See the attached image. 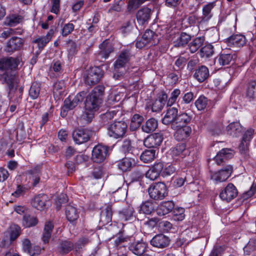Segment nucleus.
Returning <instances> with one entry per match:
<instances>
[{"instance_id":"b1692460","label":"nucleus","mask_w":256,"mask_h":256,"mask_svg":"<svg viewBox=\"0 0 256 256\" xmlns=\"http://www.w3.org/2000/svg\"><path fill=\"white\" fill-rule=\"evenodd\" d=\"M173 130H176L174 134V137L178 141L186 139L192 132V129L189 126H178L177 128Z\"/></svg>"},{"instance_id":"c85d7f7f","label":"nucleus","mask_w":256,"mask_h":256,"mask_svg":"<svg viewBox=\"0 0 256 256\" xmlns=\"http://www.w3.org/2000/svg\"><path fill=\"white\" fill-rule=\"evenodd\" d=\"M66 215L70 222H74L78 218L79 212L76 207L69 204L66 208Z\"/></svg>"},{"instance_id":"338daca9","label":"nucleus","mask_w":256,"mask_h":256,"mask_svg":"<svg viewBox=\"0 0 256 256\" xmlns=\"http://www.w3.org/2000/svg\"><path fill=\"white\" fill-rule=\"evenodd\" d=\"M164 162H156L152 168L158 174H162V171L164 170Z\"/></svg>"},{"instance_id":"e433bc0d","label":"nucleus","mask_w":256,"mask_h":256,"mask_svg":"<svg viewBox=\"0 0 256 256\" xmlns=\"http://www.w3.org/2000/svg\"><path fill=\"white\" fill-rule=\"evenodd\" d=\"M28 173L30 176V179L32 182V184L34 186H36L40 182V169L39 166H36L31 169Z\"/></svg>"},{"instance_id":"7c9ffc66","label":"nucleus","mask_w":256,"mask_h":256,"mask_svg":"<svg viewBox=\"0 0 256 256\" xmlns=\"http://www.w3.org/2000/svg\"><path fill=\"white\" fill-rule=\"evenodd\" d=\"M158 126V121L154 118H150L142 125V129L144 132L148 134L154 131Z\"/></svg>"},{"instance_id":"69168bd1","label":"nucleus","mask_w":256,"mask_h":256,"mask_svg":"<svg viewBox=\"0 0 256 256\" xmlns=\"http://www.w3.org/2000/svg\"><path fill=\"white\" fill-rule=\"evenodd\" d=\"M122 190L120 187H118L117 190L113 192L114 198L117 199V200H124L125 198V192L124 190Z\"/></svg>"},{"instance_id":"a211bd4d","label":"nucleus","mask_w":256,"mask_h":256,"mask_svg":"<svg viewBox=\"0 0 256 256\" xmlns=\"http://www.w3.org/2000/svg\"><path fill=\"white\" fill-rule=\"evenodd\" d=\"M54 31L52 29H50L47 33L46 36L39 37L34 39L32 42L37 44L38 51L37 52L39 54L44 49L46 44L51 40L54 36Z\"/></svg>"},{"instance_id":"ddd939ff","label":"nucleus","mask_w":256,"mask_h":256,"mask_svg":"<svg viewBox=\"0 0 256 256\" xmlns=\"http://www.w3.org/2000/svg\"><path fill=\"white\" fill-rule=\"evenodd\" d=\"M162 136L159 133H154L148 136L144 141V144L148 148H155L159 146L162 142Z\"/></svg>"},{"instance_id":"052dcab7","label":"nucleus","mask_w":256,"mask_h":256,"mask_svg":"<svg viewBox=\"0 0 256 256\" xmlns=\"http://www.w3.org/2000/svg\"><path fill=\"white\" fill-rule=\"evenodd\" d=\"M21 18L20 16H11L6 18V23L8 25L12 26L20 23Z\"/></svg>"},{"instance_id":"58836bf2","label":"nucleus","mask_w":256,"mask_h":256,"mask_svg":"<svg viewBox=\"0 0 256 256\" xmlns=\"http://www.w3.org/2000/svg\"><path fill=\"white\" fill-rule=\"evenodd\" d=\"M32 204L37 210H42L46 206V196L39 194L35 196L32 202Z\"/></svg>"},{"instance_id":"ea45409f","label":"nucleus","mask_w":256,"mask_h":256,"mask_svg":"<svg viewBox=\"0 0 256 256\" xmlns=\"http://www.w3.org/2000/svg\"><path fill=\"white\" fill-rule=\"evenodd\" d=\"M53 228L54 224L51 222L46 223L42 237V241L44 244L48 242Z\"/></svg>"},{"instance_id":"c756f323","label":"nucleus","mask_w":256,"mask_h":256,"mask_svg":"<svg viewBox=\"0 0 256 256\" xmlns=\"http://www.w3.org/2000/svg\"><path fill=\"white\" fill-rule=\"evenodd\" d=\"M18 66L16 60L12 58H2L0 60V70H12Z\"/></svg>"},{"instance_id":"9b49d317","label":"nucleus","mask_w":256,"mask_h":256,"mask_svg":"<svg viewBox=\"0 0 256 256\" xmlns=\"http://www.w3.org/2000/svg\"><path fill=\"white\" fill-rule=\"evenodd\" d=\"M227 45L232 48H240L246 44L244 36L241 34H233L227 38L226 40Z\"/></svg>"},{"instance_id":"423d86ee","label":"nucleus","mask_w":256,"mask_h":256,"mask_svg":"<svg viewBox=\"0 0 256 256\" xmlns=\"http://www.w3.org/2000/svg\"><path fill=\"white\" fill-rule=\"evenodd\" d=\"M132 56L130 50L128 48L122 50L114 64L115 70L124 68Z\"/></svg>"},{"instance_id":"4468645a","label":"nucleus","mask_w":256,"mask_h":256,"mask_svg":"<svg viewBox=\"0 0 256 256\" xmlns=\"http://www.w3.org/2000/svg\"><path fill=\"white\" fill-rule=\"evenodd\" d=\"M170 242V240L168 236L163 234H158L151 240L150 244L156 248H164L169 246Z\"/></svg>"},{"instance_id":"de8ad7c7","label":"nucleus","mask_w":256,"mask_h":256,"mask_svg":"<svg viewBox=\"0 0 256 256\" xmlns=\"http://www.w3.org/2000/svg\"><path fill=\"white\" fill-rule=\"evenodd\" d=\"M38 222L36 218L29 215H25L23 217L22 224L26 228L36 226Z\"/></svg>"},{"instance_id":"c03bdc74","label":"nucleus","mask_w":256,"mask_h":256,"mask_svg":"<svg viewBox=\"0 0 256 256\" xmlns=\"http://www.w3.org/2000/svg\"><path fill=\"white\" fill-rule=\"evenodd\" d=\"M40 84L38 82L32 83L29 90V96L32 100L37 98L40 95Z\"/></svg>"},{"instance_id":"72a5a7b5","label":"nucleus","mask_w":256,"mask_h":256,"mask_svg":"<svg viewBox=\"0 0 256 256\" xmlns=\"http://www.w3.org/2000/svg\"><path fill=\"white\" fill-rule=\"evenodd\" d=\"M204 37H197L194 38L188 44V49L192 54L196 52L204 44Z\"/></svg>"},{"instance_id":"a19ab883","label":"nucleus","mask_w":256,"mask_h":256,"mask_svg":"<svg viewBox=\"0 0 256 256\" xmlns=\"http://www.w3.org/2000/svg\"><path fill=\"white\" fill-rule=\"evenodd\" d=\"M200 56L201 58H208L214 54V46L212 44H208L202 46L200 50Z\"/></svg>"},{"instance_id":"5fc2aeb1","label":"nucleus","mask_w":256,"mask_h":256,"mask_svg":"<svg viewBox=\"0 0 256 256\" xmlns=\"http://www.w3.org/2000/svg\"><path fill=\"white\" fill-rule=\"evenodd\" d=\"M74 26L73 24L68 22V24H66L64 25L61 34L62 36H66L70 34L74 30Z\"/></svg>"},{"instance_id":"680f3d73","label":"nucleus","mask_w":256,"mask_h":256,"mask_svg":"<svg viewBox=\"0 0 256 256\" xmlns=\"http://www.w3.org/2000/svg\"><path fill=\"white\" fill-rule=\"evenodd\" d=\"M146 177L152 180H156L159 176L160 174H158L152 168H150L145 174Z\"/></svg>"},{"instance_id":"f3484780","label":"nucleus","mask_w":256,"mask_h":256,"mask_svg":"<svg viewBox=\"0 0 256 256\" xmlns=\"http://www.w3.org/2000/svg\"><path fill=\"white\" fill-rule=\"evenodd\" d=\"M234 150L230 148H224L218 152L214 160L218 165L222 164L226 160L232 158Z\"/></svg>"},{"instance_id":"473e14b6","label":"nucleus","mask_w":256,"mask_h":256,"mask_svg":"<svg viewBox=\"0 0 256 256\" xmlns=\"http://www.w3.org/2000/svg\"><path fill=\"white\" fill-rule=\"evenodd\" d=\"M134 213V208L131 206H128L119 212L120 219L122 221L130 220L133 217Z\"/></svg>"},{"instance_id":"2eb2a0df","label":"nucleus","mask_w":256,"mask_h":256,"mask_svg":"<svg viewBox=\"0 0 256 256\" xmlns=\"http://www.w3.org/2000/svg\"><path fill=\"white\" fill-rule=\"evenodd\" d=\"M236 58V54H233L222 53L214 59V64L219 66H224L230 64L231 62Z\"/></svg>"},{"instance_id":"9d476101","label":"nucleus","mask_w":256,"mask_h":256,"mask_svg":"<svg viewBox=\"0 0 256 256\" xmlns=\"http://www.w3.org/2000/svg\"><path fill=\"white\" fill-rule=\"evenodd\" d=\"M102 76L100 68L98 67L92 68L88 71L85 78V82L88 85H94L100 81Z\"/></svg>"},{"instance_id":"1a4fd4ad","label":"nucleus","mask_w":256,"mask_h":256,"mask_svg":"<svg viewBox=\"0 0 256 256\" xmlns=\"http://www.w3.org/2000/svg\"><path fill=\"white\" fill-rule=\"evenodd\" d=\"M238 194V192L236 186L230 183L220 192V197L222 200L228 202L234 198Z\"/></svg>"},{"instance_id":"0e129e2a","label":"nucleus","mask_w":256,"mask_h":256,"mask_svg":"<svg viewBox=\"0 0 256 256\" xmlns=\"http://www.w3.org/2000/svg\"><path fill=\"white\" fill-rule=\"evenodd\" d=\"M129 239L128 236H124L122 234H120V236L114 240V245L118 246L123 242L128 241Z\"/></svg>"},{"instance_id":"603ef678","label":"nucleus","mask_w":256,"mask_h":256,"mask_svg":"<svg viewBox=\"0 0 256 256\" xmlns=\"http://www.w3.org/2000/svg\"><path fill=\"white\" fill-rule=\"evenodd\" d=\"M20 228L18 225L14 224L10 226V240H14L20 235Z\"/></svg>"},{"instance_id":"6e6d98bb","label":"nucleus","mask_w":256,"mask_h":256,"mask_svg":"<svg viewBox=\"0 0 256 256\" xmlns=\"http://www.w3.org/2000/svg\"><path fill=\"white\" fill-rule=\"evenodd\" d=\"M176 168L172 164H164L162 176H165L173 174L176 172Z\"/></svg>"},{"instance_id":"412c9836","label":"nucleus","mask_w":256,"mask_h":256,"mask_svg":"<svg viewBox=\"0 0 256 256\" xmlns=\"http://www.w3.org/2000/svg\"><path fill=\"white\" fill-rule=\"evenodd\" d=\"M100 52L99 56L102 58L106 59L109 57L110 54L114 50V46L108 40H104L99 46Z\"/></svg>"},{"instance_id":"4d7b16f0","label":"nucleus","mask_w":256,"mask_h":256,"mask_svg":"<svg viewBox=\"0 0 256 256\" xmlns=\"http://www.w3.org/2000/svg\"><path fill=\"white\" fill-rule=\"evenodd\" d=\"M90 242V240L88 237H82L75 244L74 248L77 251L80 250L85 246L88 244Z\"/></svg>"},{"instance_id":"f257e3e1","label":"nucleus","mask_w":256,"mask_h":256,"mask_svg":"<svg viewBox=\"0 0 256 256\" xmlns=\"http://www.w3.org/2000/svg\"><path fill=\"white\" fill-rule=\"evenodd\" d=\"M104 86L98 85L96 86L92 92L86 97L85 102V114L88 122L94 118V112H96L100 103V96L104 94Z\"/></svg>"},{"instance_id":"79ce46f5","label":"nucleus","mask_w":256,"mask_h":256,"mask_svg":"<svg viewBox=\"0 0 256 256\" xmlns=\"http://www.w3.org/2000/svg\"><path fill=\"white\" fill-rule=\"evenodd\" d=\"M242 126L238 122H234L230 124L228 126V132L230 135L233 136H237L242 132Z\"/></svg>"},{"instance_id":"a878e982","label":"nucleus","mask_w":256,"mask_h":256,"mask_svg":"<svg viewBox=\"0 0 256 256\" xmlns=\"http://www.w3.org/2000/svg\"><path fill=\"white\" fill-rule=\"evenodd\" d=\"M174 203L172 201L162 202L156 210V214L159 216H164L174 210Z\"/></svg>"},{"instance_id":"4c0bfd02","label":"nucleus","mask_w":256,"mask_h":256,"mask_svg":"<svg viewBox=\"0 0 256 256\" xmlns=\"http://www.w3.org/2000/svg\"><path fill=\"white\" fill-rule=\"evenodd\" d=\"M144 121V118L139 114H134L131 118L130 128L132 131L136 130Z\"/></svg>"},{"instance_id":"c9c22d12","label":"nucleus","mask_w":256,"mask_h":256,"mask_svg":"<svg viewBox=\"0 0 256 256\" xmlns=\"http://www.w3.org/2000/svg\"><path fill=\"white\" fill-rule=\"evenodd\" d=\"M156 152L154 149L145 150L141 154L140 159L144 163L150 162L156 158Z\"/></svg>"},{"instance_id":"13d9d810","label":"nucleus","mask_w":256,"mask_h":256,"mask_svg":"<svg viewBox=\"0 0 256 256\" xmlns=\"http://www.w3.org/2000/svg\"><path fill=\"white\" fill-rule=\"evenodd\" d=\"M180 94V90L178 88L174 89L170 94V96L168 100L167 104L169 106L172 105L176 101Z\"/></svg>"},{"instance_id":"0eeeda50","label":"nucleus","mask_w":256,"mask_h":256,"mask_svg":"<svg viewBox=\"0 0 256 256\" xmlns=\"http://www.w3.org/2000/svg\"><path fill=\"white\" fill-rule=\"evenodd\" d=\"M92 133V131L87 128L76 130L72 133L74 141L78 144L86 142L90 140Z\"/></svg>"},{"instance_id":"20e7f679","label":"nucleus","mask_w":256,"mask_h":256,"mask_svg":"<svg viewBox=\"0 0 256 256\" xmlns=\"http://www.w3.org/2000/svg\"><path fill=\"white\" fill-rule=\"evenodd\" d=\"M109 147L102 144L96 146L92 150V159L96 163H100L104 160L108 155Z\"/></svg>"},{"instance_id":"5701e85b","label":"nucleus","mask_w":256,"mask_h":256,"mask_svg":"<svg viewBox=\"0 0 256 256\" xmlns=\"http://www.w3.org/2000/svg\"><path fill=\"white\" fill-rule=\"evenodd\" d=\"M177 113H178V110L176 108L174 107L169 108L162 120V124L165 125L170 124L172 127V124L176 122Z\"/></svg>"},{"instance_id":"37998d69","label":"nucleus","mask_w":256,"mask_h":256,"mask_svg":"<svg viewBox=\"0 0 256 256\" xmlns=\"http://www.w3.org/2000/svg\"><path fill=\"white\" fill-rule=\"evenodd\" d=\"M154 210V204L151 201L148 200L140 205V212L146 214H150Z\"/></svg>"},{"instance_id":"cd10ccee","label":"nucleus","mask_w":256,"mask_h":256,"mask_svg":"<svg viewBox=\"0 0 256 256\" xmlns=\"http://www.w3.org/2000/svg\"><path fill=\"white\" fill-rule=\"evenodd\" d=\"M209 76V70L204 66H201L196 68L194 74V78L200 82H204L208 78Z\"/></svg>"},{"instance_id":"774afa93","label":"nucleus","mask_w":256,"mask_h":256,"mask_svg":"<svg viewBox=\"0 0 256 256\" xmlns=\"http://www.w3.org/2000/svg\"><path fill=\"white\" fill-rule=\"evenodd\" d=\"M116 115V112L114 110L108 111L105 114L102 115V119L104 122L112 119L114 116Z\"/></svg>"},{"instance_id":"393cba45","label":"nucleus","mask_w":256,"mask_h":256,"mask_svg":"<svg viewBox=\"0 0 256 256\" xmlns=\"http://www.w3.org/2000/svg\"><path fill=\"white\" fill-rule=\"evenodd\" d=\"M216 6V2H213L204 5L202 8V14L200 17V22L204 23L208 22L212 17V10Z\"/></svg>"},{"instance_id":"6e6552de","label":"nucleus","mask_w":256,"mask_h":256,"mask_svg":"<svg viewBox=\"0 0 256 256\" xmlns=\"http://www.w3.org/2000/svg\"><path fill=\"white\" fill-rule=\"evenodd\" d=\"M232 172V166L228 165L217 172L212 174L211 175V178L216 182H222L226 180L230 176Z\"/></svg>"},{"instance_id":"bf43d9fd","label":"nucleus","mask_w":256,"mask_h":256,"mask_svg":"<svg viewBox=\"0 0 256 256\" xmlns=\"http://www.w3.org/2000/svg\"><path fill=\"white\" fill-rule=\"evenodd\" d=\"M188 22L190 26L198 25L200 24H204L203 22H200V17L196 15H191L188 18Z\"/></svg>"},{"instance_id":"6ab92c4d","label":"nucleus","mask_w":256,"mask_h":256,"mask_svg":"<svg viewBox=\"0 0 256 256\" xmlns=\"http://www.w3.org/2000/svg\"><path fill=\"white\" fill-rule=\"evenodd\" d=\"M151 14V9L147 7H144L139 10L136 14L138 24L142 26L147 24L150 19Z\"/></svg>"},{"instance_id":"a18cd8bd","label":"nucleus","mask_w":256,"mask_h":256,"mask_svg":"<svg viewBox=\"0 0 256 256\" xmlns=\"http://www.w3.org/2000/svg\"><path fill=\"white\" fill-rule=\"evenodd\" d=\"M246 96L250 98H256V80H251L248 82L246 90Z\"/></svg>"},{"instance_id":"aec40b11","label":"nucleus","mask_w":256,"mask_h":256,"mask_svg":"<svg viewBox=\"0 0 256 256\" xmlns=\"http://www.w3.org/2000/svg\"><path fill=\"white\" fill-rule=\"evenodd\" d=\"M188 150L186 149V145L184 143H180L170 150V154L174 158H182L188 154Z\"/></svg>"},{"instance_id":"2f4dec72","label":"nucleus","mask_w":256,"mask_h":256,"mask_svg":"<svg viewBox=\"0 0 256 256\" xmlns=\"http://www.w3.org/2000/svg\"><path fill=\"white\" fill-rule=\"evenodd\" d=\"M135 164L136 162L134 159L124 158L119 162L118 166V168L122 172H126L130 170Z\"/></svg>"},{"instance_id":"e2e57ef3","label":"nucleus","mask_w":256,"mask_h":256,"mask_svg":"<svg viewBox=\"0 0 256 256\" xmlns=\"http://www.w3.org/2000/svg\"><path fill=\"white\" fill-rule=\"evenodd\" d=\"M41 252L40 246L36 245H32L30 250L27 253L30 256H38Z\"/></svg>"},{"instance_id":"864d4df0","label":"nucleus","mask_w":256,"mask_h":256,"mask_svg":"<svg viewBox=\"0 0 256 256\" xmlns=\"http://www.w3.org/2000/svg\"><path fill=\"white\" fill-rule=\"evenodd\" d=\"M124 4V0H118L114 2L108 10V12L113 11L120 12L122 11Z\"/></svg>"},{"instance_id":"8fccbe9b","label":"nucleus","mask_w":256,"mask_h":256,"mask_svg":"<svg viewBox=\"0 0 256 256\" xmlns=\"http://www.w3.org/2000/svg\"><path fill=\"white\" fill-rule=\"evenodd\" d=\"M157 34L150 30H146L142 38L146 41L148 44L151 43L152 45L154 44V42H152L157 37Z\"/></svg>"},{"instance_id":"bb28decb","label":"nucleus","mask_w":256,"mask_h":256,"mask_svg":"<svg viewBox=\"0 0 256 256\" xmlns=\"http://www.w3.org/2000/svg\"><path fill=\"white\" fill-rule=\"evenodd\" d=\"M23 44L22 39L18 37H12L7 42L6 50L8 52H12L20 50Z\"/></svg>"},{"instance_id":"49530a36","label":"nucleus","mask_w":256,"mask_h":256,"mask_svg":"<svg viewBox=\"0 0 256 256\" xmlns=\"http://www.w3.org/2000/svg\"><path fill=\"white\" fill-rule=\"evenodd\" d=\"M112 206L108 205L105 209L102 212L100 219L102 220H104L106 223H108L112 221Z\"/></svg>"},{"instance_id":"f8f14e48","label":"nucleus","mask_w":256,"mask_h":256,"mask_svg":"<svg viewBox=\"0 0 256 256\" xmlns=\"http://www.w3.org/2000/svg\"><path fill=\"white\" fill-rule=\"evenodd\" d=\"M148 244L143 241H134L129 244L128 250L133 254L138 256H142L146 251Z\"/></svg>"},{"instance_id":"7ed1b4c3","label":"nucleus","mask_w":256,"mask_h":256,"mask_svg":"<svg viewBox=\"0 0 256 256\" xmlns=\"http://www.w3.org/2000/svg\"><path fill=\"white\" fill-rule=\"evenodd\" d=\"M128 125L123 121L115 122L108 128V134L109 136L118 139L123 138L127 131Z\"/></svg>"},{"instance_id":"39448f33","label":"nucleus","mask_w":256,"mask_h":256,"mask_svg":"<svg viewBox=\"0 0 256 256\" xmlns=\"http://www.w3.org/2000/svg\"><path fill=\"white\" fill-rule=\"evenodd\" d=\"M86 93L84 91H82L74 98L69 96L66 98L64 101V105L62 108L64 112L74 108L78 105L79 102H82L86 96Z\"/></svg>"},{"instance_id":"4be33fe9","label":"nucleus","mask_w":256,"mask_h":256,"mask_svg":"<svg viewBox=\"0 0 256 256\" xmlns=\"http://www.w3.org/2000/svg\"><path fill=\"white\" fill-rule=\"evenodd\" d=\"M191 120V116L186 112H182L179 114L177 113L176 122L172 124V128L176 129L178 126H188L187 124L190 122Z\"/></svg>"},{"instance_id":"f03ea898","label":"nucleus","mask_w":256,"mask_h":256,"mask_svg":"<svg viewBox=\"0 0 256 256\" xmlns=\"http://www.w3.org/2000/svg\"><path fill=\"white\" fill-rule=\"evenodd\" d=\"M148 192L150 198L155 200H162L168 195L166 186L162 182L151 184L148 188Z\"/></svg>"},{"instance_id":"3c124183","label":"nucleus","mask_w":256,"mask_h":256,"mask_svg":"<svg viewBox=\"0 0 256 256\" xmlns=\"http://www.w3.org/2000/svg\"><path fill=\"white\" fill-rule=\"evenodd\" d=\"M208 100L204 96H200L195 102V106L198 110H204L208 105Z\"/></svg>"},{"instance_id":"f704fd0d","label":"nucleus","mask_w":256,"mask_h":256,"mask_svg":"<svg viewBox=\"0 0 256 256\" xmlns=\"http://www.w3.org/2000/svg\"><path fill=\"white\" fill-rule=\"evenodd\" d=\"M73 248H74V245L70 241H62L58 248V250L59 253L62 254H66L70 252Z\"/></svg>"},{"instance_id":"dca6fc26","label":"nucleus","mask_w":256,"mask_h":256,"mask_svg":"<svg viewBox=\"0 0 256 256\" xmlns=\"http://www.w3.org/2000/svg\"><path fill=\"white\" fill-rule=\"evenodd\" d=\"M191 38V35L186 32L178 34L173 40L174 46L176 48H184L188 44Z\"/></svg>"},{"instance_id":"09e8293b","label":"nucleus","mask_w":256,"mask_h":256,"mask_svg":"<svg viewBox=\"0 0 256 256\" xmlns=\"http://www.w3.org/2000/svg\"><path fill=\"white\" fill-rule=\"evenodd\" d=\"M122 151L125 154H132L134 148L132 145V142L129 139H126L124 140L121 147Z\"/></svg>"}]
</instances>
